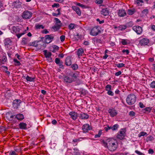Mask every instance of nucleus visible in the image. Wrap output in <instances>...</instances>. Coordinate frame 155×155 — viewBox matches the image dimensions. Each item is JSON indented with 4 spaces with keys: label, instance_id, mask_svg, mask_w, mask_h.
Instances as JSON below:
<instances>
[{
    "label": "nucleus",
    "instance_id": "f03ea898",
    "mask_svg": "<svg viewBox=\"0 0 155 155\" xmlns=\"http://www.w3.org/2000/svg\"><path fill=\"white\" fill-rule=\"evenodd\" d=\"M102 144L110 151H113L117 148V145L116 144L112 138H109L106 140L105 142L103 140L101 141Z\"/></svg>",
    "mask_w": 155,
    "mask_h": 155
},
{
    "label": "nucleus",
    "instance_id": "8fccbe9b",
    "mask_svg": "<svg viewBox=\"0 0 155 155\" xmlns=\"http://www.w3.org/2000/svg\"><path fill=\"white\" fill-rule=\"evenodd\" d=\"M60 39L61 40V41L63 42L64 41L65 39V36L64 35H62L60 37Z\"/></svg>",
    "mask_w": 155,
    "mask_h": 155
},
{
    "label": "nucleus",
    "instance_id": "b1692460",
    "mask_svg": "<svg viewBox=\"0 0 155 155\" xmlns=\"http://www.w3.org/2000/svg\"><path fill=\"white\" fill-rule=\"evenodd\" d=\"M39 41H35L32 42L31 43H30L29 44L30 46H33L37 48H39V44L38 43Z\"/></svg>",
    "mask_w": 155,
    "mask_h": 155
},
{
    "label": "nucleus",
    "instance_id": "4be33fe9",
    "mask_svg": "<svg viewBox=\"0 0 155 155\" xmlns=\"http://www.w3.org/2000/svg\"><path fill=\"white\" fill-rule=\"evenodd\" d=\"M72 8L78 15L80 16L81 15V11L79 7L74 6L72 7Z\"/></svg>",
    "mask_w": 155,
    "mask_h": 155
},
{
    "label": "nucleus",
    "instance_id": "6ab92c4d",
    "mask_svg": "<svg viewBox=\"0 0 155 155\" xmlns=\"http://www.w3.org/2000/svg\"><path fill=\"white\" fill-rule=\"evenodd\" d=\"M15 116L13 115L12 113L8 112L6 114V117L9 121L12 120Z\"/></svg>",
    "mask_w": 155,
    "mask_h": 155
},
{
    "label": "nucleus",
    "instance_id": "5fc2aeb1",
    "mask_svg": "<svg viewBox=\"0 0 155 155\" xmlns=\"http://www.w3.org/2000/svg\"><path fill=\"white\" fill-rule=\"evenodd\" d=\"M13 3L15 5H16V4H18V5H20L21 4V3L19 2V0H16V1H14L13 2Z\"/></svg>",
    "mask_w": 155,
    "mask_h": 155
},
{
    "label": "nucleus",
    "instance_id": "680f3d73",
    "mask_svg": "<svg viewBox=\"0 0 155 155\" xmlns=\"http://www.w3.org/2000/svg\"><path fill=\"white\" fill-rule=\"evenodd\" d=\"M96 21H98L100 24H101L104 22V20L100 21V20L99 18L97 19Z\"/></svg>",
    "mask_w": 155,
    "mask_h": 155
},
{
    "label": "nucleus",
    "instance_id": "a878e982",
    "mask_svg": "<svg viewBox=\"0 0 155 155\" xmlns=\"http://www.w3.org/2000/svg\"><path fill=\"white\" fill-rule=\"evenodd\" d=\"M77 55L78 57L81 56L84 53V51L83 48H79L77 51Z\"/></svg>",
    "mask_w": 155,
    "mask_h": 155
},
{
    "label": "nucleus",
    "instance_id": "f3484780",
    "mask_svg": "<svg viewBox=\"0 0 155 155\" xmlns=\"http://www.w3.org/2000/svg\"><path fill=\"white\" fill-rule=\"evenodd\" d=\"M65 64L67 66H70L72 64L71 58L70 56H67L65 60Z\"/></svg>",
    "mask_w": 155,
    "mask_h": 155
},
{
    "label": "nucleus",
    "instance_id": "69168bd1",
    "mask_svg": "<svg viewBox=\"0 0 155 155\" xmlns=\"http://www.w3.org/2000/svg\"><path fill=\"white\" fill-rule=\"evenodd\" d=\"M154 153L153 150L152 149H150L148 150V153L149 154H153Z\"/></svg>",
    "mask_w": 155,
    "mask_h": 155
},
{
    "label": "nucleus",
    "instance_id": "2eb2a0df",
    "mask_svg": "<svg viewBox=\"0 0 155 155\" xmlns=\"http://www.w3.org/2000/svg\"><path fill=\"white\" fill-rule=\"evenodd\" d=\"M78 117L82 119L86 120L88 118L89 115L84 113L81 112L78 115Z\"/></svg>",
    "mask_w": 155,
    "mask_h": 155
},
{
    "label": "nucleus",
    "instance_id": "a18cd8bd",
    "mask_svg": "<svg viewBox=\"0 0 155 155\" xmlns=\"http://www.w3.org/2000/svg\"><path fill=\"white\" fill-rule=\"evenodd\" d=\"M150 87L152 88H155V81H153L151 83Z\"/></svg>",
    "mask_w": 155,
    "mask_h": 155
},
{
    "label": "nucleus",
    "instance_id": "e433bc0d",
    "mask_svg": "<svg viewBox=\"0 0 155 155\" xmlns=\"http://www.w3.org/2000/svg\"><path fill=\"white\" fill-rule=\"evenodd\" d=\"M26 79L27 81H32L34 80V78L30 77L28 75L26 78Z\"/></svg>",
    "mask_w": 155,
    "mask_h": 155
},
{
    "label": "nucleus",
    "instance_id": "4468645a",
    "mask_svg": "<svg viewBox=\"0 0 155 155\" xmlns=\"http://www.w3.org/2000/svg\"><path fill=\"white\" fill-rule=\"evenodd\" d=\"M21 103V101L19 100H15L12 103L13 106L15 109H17Z\"/></svg>",
    "mask_w": 155,
    "mask_h": 155
},
{
    "label": "nucleus",
    "instance_id": "c9c22d12",
    "mask_svg": "<svg viewBox=\"0 0 155 155\" xmlns=\"http://www.w3.org/2000/svg\"><path fill=\"white\" fill-rule=\"evenodd\" d=\"M152 108L150 107H146V108L143 109V111H145L147 112H148L149 113L150 112Z\"/></svg>",
    "mask_w": 155,
    "mask_h": 155
},
{
    "label": "nucleus",
    "instance_id": "473e14b6",
    "mask_svg": "<svg viewBox=\"0 0 155 155\" xmlns=\"http://www.w3.org/2000/svg\"><path fill=\"white\" fill-rule=\"evenodd\" d=\"M54 20L55 21V24L56 25H59L60 26H62V23L61 21L58 18H54Z\"/></svg>",
    "mask_w": 155,
    "mask_h": 155
},
{
    "label": "nucleus",
    "instance_id": "a19ab883",
    "mask_svg": "<svg viewBox=\"0 0 155 155\" xmlns=\"http://www.w3.org/2000/svg\"><path fill=\"white\" fill-rule=\"evenodd\" d=\"M112 129V126H109L108 125H107V126L104 128V130L106 131H107L108 130Z\"/></svg>",
    "mask_w": 155,
    "mask_h": 155
},
{
    "label": "nucleus",
    "instance_id": "338daca9",
    "mask_svg": "<svg viewBox=\"0 0 155 155\" xmlns=\"http://www.w3.org/2000/svg\"><path fill=\"white\" fill-rule=\"evenodd\" d=\"M15 150L16 152H20L21 151V149L19 147H18L17 148H15Z\"/></svg>",
    "mask_w": 155,
    "mask_h": 155
},
{
    "label": "nucleus",
    "instance_id": "052dcab7",
    "mask_svg": "<svg viewBox=\"0 0 155 155\" xmlns=\"http://www.w3.org/2000/svg\"><path fill=\"white\" fill-rule=\"evenodd\" d=\"M39 43H41L42 44V48H45L46 46V44L44 43L43 41L40 40V41H39Z\"/></svg>",
    "mask_w": 155,
    "mask_h": 155
},
{
    "label": "nucleus",
    "instance_id": "774afa93",
    "mask_svg": "<svg viewBox=\"0 0 155 155\" xmlns=\"http://www.w3.org/2000/svg\"><path fill=\"white\" fill-rule=\"evenodd\" d=\"M121 74V72L120 71H119L118 72H116L115 74V75L117 76H118Z\"/></svg>",
    "mask_w": 155,
    "mask_h": 155
},
{
    "label": "nucleus",
    "instance_id": "f257e3e1",
    "mask_svg": "<svg viewBox=\"0 0 155 155\" xmlns=\"http://www.w3.org/2000/svg\"><path fill=\"white\" fill-rule=\"evenodd\" d=\"M78 77L77 73L71 72L68 75L63 76V81L65 84H68L76 81Z\"/></svg>",
    "mask_w": 155,
    "mask_h": 155
},
{
    "label": "nucleus",
    "instance_id": "ddd939ff",
    "mask_svg": "<svg viewBox=\"0 0 155 155\" xmlns=\"http://www.w3.org/2000/svg\"><path fill=\"white\" fill-rule=\"evenodd\" d=\"M108 112L112 117H114L117 114L116 110L114 108L109 109L108 110Z\"/></svg>",
    "mask_w": 155,
    "mask_h": 155
},
{
    "label": "nucleus",
    "instance_id": "bf43d9fd",
    "mask_svg": "<svg viewBox=\"0 0 155 155\" xmlns=\"http://www.w3.org/2000/svg\"><path fill=\"white\" fill-rule=\"evenodd\" d=\"M14 61L17 64V65H20L21 64L20 62L19 61H18L16 59H14Z\"/></svg>",
    "mask_w": 155,
    "mask_h": 155
},
{
    "label": "nucleus",
    "instance_id": "5701e85b",
    "mask_svg": "<svg viewBox=\"0 0 155 155\" xmlns=\"http://www.w3.org/2000/svg\"><path fill=\"white\" fill-rule=\"evenodd\" d=\"M45 57L46 58H49L50 57H51L52 54L50 52H47V50H44L43 51Z\"/></svg>",
    "mask_w": 155,
    "mask_h": 155
},
{
    "label": "nucleus",
    "instance_id": "79ce46f5",
    "mask_svg": "<svg viewBox=\"0 0 155 155\" xmlns=\"http://www.w3.org/2000/svg\"><path fill=\"white\" fill-rule=\"evenodd\" d=\"M111 86L110 85H107L105 87L107 91L111 90Z\"/></svg>",
    "mask_w": 155,
    "mask_h": 155
},
{
    "label": "nucleus",
    "instance_id": "7ed1b4c3",
    "mask_svg": "<svg viewBox=\"0 0 155 155\" xmlns=\"http://www.w3.org/2000/svg\"><path fill=\"white\" fill-rule=\"evenodd\" d=\"M11 32L13 34H16L18 38H19L22 35L25 34V32L19 33L21 30L19 27L18 26H12L10 27Z\"/></svg>",
    "mask_w": 155,
    "mask_h": 155
},
{
    "label": "nucleus",
    "instance_id": "0eeeda50",
    "mask_svg": "<svg viewBox=\"0 0 155 155\" xmlns=\"http://www.w3.org/2000/svg\"><path fill=\"white\" fill-rule=\"evenodd\" d=\"M54 37V35L52 34L46 35L45 37V43L48 44L51 42L53 40Z\"/></svg>",
    "mask_w": 155,
    "mask_h": 155
},
{
    "label": "nucleus",
    "instance_id": "a211bd4d",
    "mask_svg": "<svg viewBox=\"0 0 155 155\" xmlns=\"http://www.w3.org/2000/svg\"><path fill=\"white\" fill-rule=\"evenodd\" d=\"M4 44L5 47L8 48V45H10L12 42L9 38H7L4 40Z\"/></svg>",
    "mask_w": 155,
    "mask_h": 155
},
{
    "label": "nucleus",
    "instance_id": "e2e57ef3",
    "mask_svg": "<svg viewBox=\"0 0 155 155\" xmlns=\"http://www.w3.org/2000/svg\"><path fill=\"white\" fill-rule=\"evenodd\" d=\"M48 32H49V31L46 29H45L43 30L42 31V33L45 34H47Z\"/></svg>",
    "mask_w": 155,
    "mask_h": 155
},
{
    "label": "nucleus",
    "instance_id": "cd10ccee",
    "mask_svg": "<svg viewBox=\"0 0 155 155\" xmlns=\"http://www.w3.org/2000/svg\"><path fill=\"white\" fill-rule=\"evenodd\" d=\"M136 11L135 9L134 8L129 9L128 10L127 13L128 15H131L133 14Z\"/></svg>",
    "mask_w": 155,
    "mask_h": 155
},
{
    "label": "nucleus",
    "instance_id": "c03bdc74",
    "mask_svg": "<svg viewBox=\"0 0 155 155\" xmlns=\"http://www.w3.org/2000/svg\"><path fill=\"white\" fill-rule=\"evenodd\" d=\"M75 25L73 24H71L68 26V28L69 29L71 30L74 27Z\"/></svg>",
    "mask_w": 155,
    "mask_h": 155
},
{
    "label": "nucleus",
    "instance_id": "4c0bfd02",
    "mask_svg": "<svg viewBox=\"0 0 155 155\" xmlns=\"http://www.w3.org/2000/svg\"><path fill=\"white\" fill-rule=\"evenodd\" d=\"M115 66L118 68H120L124 66V64L123 63L116 64Z\"/></svg>",
    "mask_w": 155,
    "mask_h": 155
},
{
    "label": "nucleus",
    "instance_id": "1a4fd4ad",
    "mask_svg": "<svg viewBox=\"0 0 155 155\" xmlns=\"http://www.w3.org/2000/svg\"><path fill=\"white\" fill-rule=\"evenodd\" d=\"M132 28L138 35L140 34L143 31L142 27L139 25L134 26Z\"/></svg>",
    "mask_w": 155,
    "mask_h": 155
},
{
    "label": "nucleus",
    "instance_id": "de8ad7c7",
    "mask_svg": "<svg viewBox=\"0 0 155 155\" xmlns=\"http://www.w3.org/2000/svg\"><path fill=\"white\" fill-rule=\"evenodd\" d=\"M107 91V94L109 95L113 96L114 95V93L110 90H108Z\"/></svg>",
    "mask_w": 155,
    "mask_h": 155
},
{
    "label": "nucleus",
    "instance_id": "aec40b11",
    "mask_svg": "<svg viewBox=\"0 0 155 155\" xmlns=\"http://www.w3.org/2000/svg\"><path fill=\"white\" fill-rule=\"evenodd\" d=\"M126 12L125 10L123 9H120L118 11V15L120 17H123L126 15Z\"/></svg>",
    "mask_w": 155,
    "mask_h": 155
},
{
    "label": "nucleus",
    "instance_id": "13d9d810",
    "mask_svg": "<svg viewBox=\"0 0 155 155\" xmlns=\"http://www.w3.org/2000/svg\"><path fill=\"white\" fill-rule=\"evenodd\" d=\"M61 61L60 60V59L58 58H56L55 59V62L56 63V64H58V63L60 62Z\"/></svg>",
    "mask_w": 155,
    "mask_h": 155
},
{
    "label": "nucleus",
    "instance_id": "7c9ffc66",
    "mask_svg": "<svg viewBox=\"0 0 155 155\" xmlns=\"http://www.w3.org/2000/svg\"><path fill=\"white\" fill-rule=\"evenodd\" d=\"M127 28V27L126 25H120V26L118 27V29L119 30L123 31L125 29Z\"/></svg>",
    "mask_w": 155,
    "mask_h": 155
},
{
    "label": "nucleus",
    "instance_id": "423d86ee",
    "mask_svg": "<svg viewBox=\"0 0 155 155\" xmlns=\"http://www.w3.org/2000/svg\"><path fill=\"white\" fill-rule=\"evenodd\" d=\"M126 131V128L121 129L119 131V133L117 135V138L120 140L123 139L124 137V134Z\"/></svg>",
    "mask_w": 155,
    "mask_h": 155
},
{
    "label": "nucleus",
    "instance_id": "09e8293b",
    "mask_svg": "<svg viewBox=\"0 0 155 155\" xmlns=\"http://www.w3.org/2000/svg\"><path fill=\"white\" fill-rule=\"evenodd\" d=\"M129 115L131 117H133L135 115V114L134 112L131 111L129 112Z\"/></svg>",
    "mask_w": 155,
    "mask_h": 155
},
{
    "label": "nucleus",
    "instance_id": "20e7f679",
    "mask_svg": "<svg viewBox=\"0 0 155 155\" xmlns=\"http://www.w3.org/2000/svg\"><path fill=\"white\" fill-rule=\"evenodd\" d=\"M137 100V97L136 95L133 94H129L126 99L127 103L129 105L134 104Z\"/></svg>",
    "mask_w": 155,
    "mask_h": 155
},
{
    "label": "nucleus",
    "instance_id": "bb28decb",
    "mask_svg": "<svg viewBox=\"0 0 155 155\" xmlns=\"http://www.w3.org/2000/svg\"><path fill=\"white\" fill-rule=\"evenodd\" d=\"M7 57L5 56L4 55L2 57V59H0V62L1 64H3L7 61Z\"/></svg>",
    "mask_w": 155,
    "mask_h": 155
},
{
    "label": "nucleus",
    "instance_id": "393cba45",
    "mask_svg": "<svg viewBox=\"0 0 155 155\" xmlns=\"http://www.w3.org/2000/svg\"><path fill=\"white\" fill-rule=\"evenodd\" d=\"M19 128L21 129L25 130L27 129V124L26 123L22 122L19 124Z\"/></svg>",
    "mask_w": 155,
    "mask_h": 155
},
{
    "label": "nucleus",
    "instance_id": "6e6d98bb",
    "mask_svg": "<svg viewBox=\"0 0 155 155\" xmlns=\"http://www.w3.org/2000/svg\"><path fill=\"white\" fill-rule=\"evenodd\" d=\"M121 43L122 45H125L127 44V42L125 39H122L121 41Z\"/></svg>",
    "mask_w": 155,
    "mask_h": 155
},
{
    "label": "nucleus",
    "instance_id": "3c124183",
    "mask_svg": "<svg viewBox=\"0 0 155 155\" xmlns=\"http://www.w3.org/2000/svg\"><path fill=\"white\" fill-rule=\"evenodd\" d=\"M140 135L139 136V137H140L142 136H144L147 135V133L145 132H142L140 133Z\"/></svg>",
    "mask_w": 155,
    "mask_h": 155
},
{
    "label": "nucleus",
    "instance_id": "37998d69",
    "mask_svg": "<svg viewBox=\"0 0 155 155\" xmlns=\"http://www.w3.org/2000/svg\"><path fill=\"white\" fill-rule=\"evenodd\" d=\"M103 2V0H96L95 2L97 4H101Z\"/></svg>",
    "mask_w": 155,
    "mask_h": 155
},
{
    "label": "nucleus",
    "instance_id": "dca6fc26",
    "mask_svg": "<svg viewBox=\"0 0 155 155\" xmlns=\"http://www.w3.org/2000/svg\"><path fill=\"white\" fill-rule=\"evenodd\" d=\"M69 114L73 120H75L77 119L78 117L77 112L74 111H71L69 113Z\"/></svg>",
    "mask_w": 155,
    "mask_h": 155
},
{
    "label": "nucleus",
    "instance_id": "412c9836",
    "mask_svg": "<svg viewBox=\"0 0 155 155\" xmlns=\"http://www.w3.org/2000/svg\"><path fill=\"white\" fill-rule=\"evenodd\" d=\"M15 118L18 120L21 121L24 119V116L22 114H19L15 116Z\"/></svg>",
    "mask_w": 155,
    "mask_h": 155
},
{
    "label": "nucleus",
    "instance_id": "2f4dec72",
    "mask_svg": "<svg viewBox=\"0 0 155 155\" xmlns=\"http://www.w3.org/2000/svg\"><path fill=\"white\" fill-rule=\"evenodd\" d=\"M35 28L36 29H40V28L44 29L45 28V26L42 25H40L38 24H37L35 25Z\"/></svg>",
    "mask_w": 155,
    "mask_h": 155
},
{
    "label": "nucleus",
    "instance_id": "9d476101",
    "mask_svg": "<svg viewBox=\"0 0 155 155\" xmlns=\"http://www.w3.org/2000/svg\"><path fill=\"white\" fill-rule=\"evenodd\" d=\"M149 42V39L146 38H144L140 39L139 41L140 44L141 45H147Z\"/></svg>",
    "mask_w": 155,
    "mask_h": 155
},
{
    "label": "nucleus",
    "instance_id": "0e129e2a",
    "mask_svg": "<svg viewBox=\"0 0 155 155\" xmlns=\"http://www.w3.org/2000/svg\"><path fill=\"white\" fill-rule=\"evenodd\" d=\"M9 155H16L15 151H11L9 153Z\"/></svg>",
    "mask_w": 155,
    "mask_h": 155
},
{
    "label": "nucleus",
    "instance_id": "864d4df0",
    "mask_svg": "<svg viewBox=\"0 0 155 155\" xmlns=\"http://www.w3.org/2000/svg\"><path fill=\"white\" fill-rule=\"evenodd\" d=\"M122 52L123 53H126V54H128L129 53V51L128 50L124 49L122 50Z\"/></svg>",
    "mask_w": 155,
    "mask_h": 155
},
{
    "label": "nucleus",
    "instance_id": "9b49d317",
    "mask_svg": "<svg viewBox=\"0 0 155 155\" xmlns=\"http://www.w3.org/2000/svg\"><path fill=\"white\" fill-rule=\"evenodd\" d=\"M91 129V127H90L88 124H84L82 127V129L84 133H87L88 131Z\"/></svg>",
    "mask_w": 155,
    "mask_h": 155
},
{
    "label": "nucleus",
    "instance_id": "f704fd0d",
    "mask_svg": "<svg viewBox=\"0 0 155 155\" xmlns=\"http://www.w3.org/2000/svg\"><path fill=\"white\" fill-rule=\"evenodd\" d=\"M93 40L94 42H96V43H101V42L100 39L98 38H95L93 39Z\"/></svg>",
    "mask_w": 155,
    "mask_h": 155
},
{
    "label": "nucleus",
    "instance_id": "39448f33",
    "mask_svg": "<svg viewBox=\"0 0 155 155\" xmlns=\"http://www.w3.org/2000/svg\"><path fill=\"white\" fill-rule=\"evenodd\" d=\"M98 26H95L92 28L90 32L91 35L95 36L97 35L99 33H101V31L98 28Z\"/></svg>",
    "mask_w": 155,
    "mask_h": 155
},
{
    "label": "nucleus",
    "instance_id": "c85d7f7f",
    "mask_svg": "<svg viewBox=\"0 0 155 155\" xmlns=\"http://www.w3.org/2000/svg\"><path fill=\"white\" fill-rule=\"evenodd\" d=\"M71 68L74 70H77L78 68V65L76 64H71Z\"/></svg>",
    "mask_w": 155,
    "mask_h": 155
},
{
    "label": "nucleus",
    "instance_id": "58836bf2",
    "mask_svg": "<svg viewBox=\"0 0 155 155\" xmlns=\"http://www.w3.org/2000/svg\"><path fill=\"white\" fill-rule=\"evenodd\" d=\"M59 67V68L63 69L64 68V66L63 65V62L62 61H61L60 62L57 64Z\"/></svg>",
    "mask_w": 155,
    "mask_h": 155
},
{
    "label": "nucleus",
    "instance_id": "f8f14e48",
    "mask_svg": "<svg viewBox=\"0 0 155 155\" xmlns=\"http://www.w3.org/2000/svg\"><path fill=\"white\" fill-rule=\"evenodd\" d=\"M101 14L104 16L108 15L109 14V9L107 8H102L101 11Z\"/></svg>",
    "mask_w": 155,
    "mask_h": 155
},
{
    "label": "nucleus",
    "instance_id": "4d7b16f0",
    "mask_svg": "<svg viewBox=\"0 0 155 155\" xmlns=\"http://www.w3.org/2000/svg\"><path fill=\"white\" fill-rule=\"evenodd\" d=\"M59 6V5L58 3H54L52 5V7L53 8H54L55 7H58Z\"/></svg>",
    "mask_w": 155,
    "mask_h": 155
},
{
    "label": "nucleus",
    "instance_id": "603ef678",
    "mask_svg": "<svg viewBox=\"0 0 155 155\" xmlns=\"http://www.w3.org/2000/svg\"><path fill=\"white\" fill-rule=\"evenodd\" d=\"M135 152L139 155H145L144 153L140 152L138 150H136Z\"/></svg>",
    "mask_w": 155,
    "mask_h": 155
},
{
    "label": "nucleus",
    "instance_id": "ea45409f",
    "mask_svg": "<svg viewBox=\"0 0 155 155\" xmlns=\"http://www.w3.org/2000/svg\"><path fill=\"white\" fill-rule=\"evenodd\" d=\"M153 139V137L152 136H149L146 138L147 141H151Z\"/></svg>",
    "mask_w": 155,
    "mask_h": 155
},
{
    "label": "nucleus",
    "instance_id": "49530a36",
    "mask_svg": "<svg viewBox=\"0 0 155 155\" xmlns=\"http://www.w3.org/2000/svg\"><path fill=\"white\" fill-rule=\"evenodd\" d=\"M80 139H84V138H82L80 137V138H79L78 139H74L73 140V141L74 142V143H76V142H77L80 141L81 140H80Z\"/></svg>",
    "mask_w": 155,
    "mask_h": 155
},
{
    "label": "nucleus",
    "instance_id": "6e6552de",
    "mask_svg": "<svg viewBox=\"0 0 155 155\" xmlns=\"http://www.w3.org/2000/svg\"><path fill=\"white\" fill-rule=\"evenodd\" d=\"M32 16V13L31 12L28 11H25L23 13L22 17L25 19H29Z\"/></svg>",
    "mask_w": 155,
    "mask_h": 155
},
{
    "label": "nucleus",
    "instance_id": "72a5a7b5",
    "mask_svg": "<svg viewBox=\"0 0 155 155\" xmlns=\"http://www.w3.org/2000/svg\"><path fill=\"white\" fill-rule=\"evenodd\" d=\"M119 126L117 124H115L112 127V130L113 131L117 130L119 128Z\"/></svg>",
    "mask_w": 155,
    "mask_h": 155
},
{
    "label": "nucleus",
    "instance_id": "c756f323",
    "mask_svg": "<svg viewBox=\"0 0 155 155\" xmlns=\"http://www.w3.org/2000/svg\"><path fill=\"white\" fill-rule=\"evenodd\" d=\"M61 26L59 25L55 24L54 26L52 27V28L54 31H57L59 30Z\"/></svg>",
    "mask_w": 155,
    "mask_h": 155
}]
</instances>
